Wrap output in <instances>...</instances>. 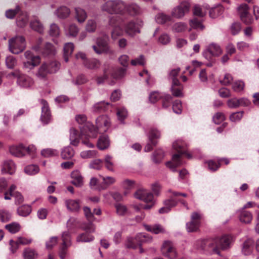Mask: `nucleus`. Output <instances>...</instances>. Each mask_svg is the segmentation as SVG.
<instances>
[{"instance_id":"obj_1","label":"nucleus","mask_w":259,"mask_h":259,"mask_svg":"<svg viewBox=\"0 0 259 259\" xmlns=\"http://www.w3.org/2000/svg\"><path fill=\"white\" fill-rule=\"evenodd\" d=\"M173 148L177 151L178 154H175L172 156V161H168L166 165L173 171H176L177 167L180 166L182 162L181 160V156L185 154L188 158H191V154L186 153L185 143L181 140H177L172 144Z\"/></svg>"},{"instance_id":"obj_2","label":"nucleus","mask_w":259,"mask_h":259,"mask_svg":"<svg viewBox=\"0 0 259 259\" xmlns=\"http://www.w3.org/2000/svg\"><path fill=\"white\" fill-rule=\"evenodd\" d=\"M126 4L120 0H109L101 6L102 11L110 14L122 15L125 13Z\"/></svg>"},{"instance_id":"obj_3","label":"nucleus","mask_w":259,"mask_h":259,"mask_svg":"<svg viewBox=\"0 0 259 259\" xmlns=\"http://www.w3.org/2000/svg\"><path fill=\"white\" fill-rule=\"evenodd\" d=\"M96 128L94 125L90 123H88L87 127L89 130L93 138L96 137L98 133H103L107 131L110 126V120L106 115H102L96 119Z\"/></svg>"},{"instance_id":"obj_4","label":"nucleus","mask_w":259,"mask_h":259,"mask_svg":"<svg viewBox=\"0 0 259 259\" xmlns=\"http://www.w3.org/2000/svg\"><path fill=\"white\" fill-rule=\"evenodd\" d=\"M103 72V76L98 77L97 79V83L99 84L103 83L110 76L115 79L121 78L125 73V69L119 68L116 69L109 64H105Z\"/></svg>"},{"instance_id":"obj_5","label":"nucleus","mask_w":259,"mask_h":259,"mask_svg":"<svg viewBox=\"0 0 259 259\" xmlns=\"http://www.w3.org/2000/svg\"><path fill=\"white\" fill-rule=\"evenodd\" d=\"M25 48V39L22 36H17L9 40V50L13 54H18L21 53Z\"/></svg>"},{"instance_id":"obj_6","label":"nucleus","mask_w":259,"mask_h":259,"mask_svg":"<svg viewBox=\"0 0 259 259\" xmlns=\"http://www.w3.org/2000/svg\"><path fill=\"white\" fill-rule=\"evenodd\" d=\"M134 196L137 199L148 203L143 206V208L144 209H150L154 204L152 193L147 190L140 189L135 193Z\"/></svg>"},{"instance_id":"obj_7","label":"nucleus","mask_w":259,"mask_h":259,"mask_svg":"<svg viewBox=\"0 0 259 259\" xmlns=\"http://www.w3.org/2000/svg\"><path fill=\"white\" fill-rule=\"evenodd\" d=\"M217 242L211 240H202L196 242V246L198 249L203 250L210 254H220Z\"/></svg>"},{"instance_id":"obj_8","label":"nucleus","mask_w":259,"mask_h":259,"mask_svg":"<svg viewBox=\"0 0 259 259\" xmlns=\"http://www.w3.org/2000/svg\"><path fill=\"white\" fill-rule=\"evenodd\" d=\"M7 77L9 79L13 78H17V84L21 88H28L32 85L33 81L30 77L22 74L19 70H15L10 72L7 75Z\"/></svg>"},{"instance_id":"obj_9","label":"nucleus","mask_w":259,"mask_h":259,"mask_svg":"<svg viewBox=\"0 0 259 259\" xmlns=\"http://www.w3.org/2000/svg\"><path fill=\"white\" fill-rule=\"evenodd\" d=\"M97 45H94L92 48L97 54L103 53L112 55L114 51L109 47L108 42V38L105 37H99L96 40Z\"/></svg>"},{"instance_id":"obj_10","label":"nucleus","mask_w":259,"mask_h":259,"mask_svg":"<svg viewBox=\"0 0 259 259\" xmlns=\"http://www.w3.org/2000/svg\"><path fill=\"white\" fill-rule=\"evenodd\" d=\"M142 25V21H131L124 24V31L128 36L134 37L136 34L141 32L140 29Z\"/></svg>"},{"instance_id":"obj_11","label":"nucleus","mask_w":259,"mask_h":259,"mask_svg":"<svg viewBox=\"0 0 259 259\" xmlns=\"http://www.w3.org/2000/svg\"><path fill=\"white\" fill-rule=\"evenodd\" d=\"M24 57L26 60L24 62V67L32 69L38 65L40 62V58L38 56H34L30 51H27L24 53Z\"/></svg>"},{"instance_id":"obj_12","label":"nucleus","mask_w":259,"mask_h":259,"mask_svg":"<svg viewBox=\"0 0 259 259\" xmlns=\"http://www.w3.org/2000/svg\"><path fill=\"white\" fill-rule=\"evenodd\" d=\"M161 252L163 255L169 259H177V253L173 243L168 240L163 242L161 247Z\"/></svg>"},{"instance_id":"obj_13","label":"nucleus","mask_w":259,"mask_h":259,"mask_svg":"<svg viewBox=\"0 0 259 259\" xmlns=\"http://www.w3.org/2000/svg\"><path fill=\"white\" fill-rule=\"evenodd\" d=\"M201 215L196 212H193L191 217V221L186 224V229L188 232L197 231L200 226Z\"/></svg>"},{"instance_id":"obj_14","label":"nucleus","mask_w":259,"mask_h":259,"mask_svg":"<svg viewBox=\"0 0 259 259\" xmlns=\"http://www.w3.org/2000/svg\"><path fill=\"white\" fill-rule=\"evenodd\" d=\"M223 53V50L220 45L216 43H211L208 45L203 52V55L206 59H209L210 57L208 56L209 53L211 56L218 57Z\"/></svg>"},{"instance_id":"obj_15","label":"nucleus","mask_w":259,"mask_h":259,"mask_svg":"<svg viewBox=\"0 0 259 259\" xmlns=\"http://www.w3.org/2000/svg\"><path fill=\"white\" fill-rule=\"evenodd\" d=\"M238 10L240 15L241 21L246 24L251 23L253 19L249 13V7L247 4H243L241 5L238 8Z\"/></svg>"},{"instance_id":"obj_16","label":"nucleus","mask_w":259,"mask_h":259,"mask_svg":"<svg viewBox=\"0 0 259 259\" xmlns=\"http://www.w3.org/2000/svg\"><path fill=\"white\" fill-rule=\"evenodd\" d=\"M212 240L217 242L216 246L220 251V249L225 250L230 247L232 242V237L229 235H224L220 238L213 239Z\"/></svg>"},{"instance_id":"obj_17","label":"nucleus","mask_w":259,"mask_h":259,"mask_svg":"<svg viewBox=\"0 0 259 259\" xmlns=\"http://www.w3.org/2000/svg\"><path fill=\"white\" fill-rule=\"evenodd\" d=\"M168 192L171 193V195H169V198L164 201V206L159 210V213L168 212L170 210L172 207L176 206L178 204L177 198L176 197H174L172 191L169 190Z\"/></svg>"},{"instance_id":"obj_18","label":"nucleus","mask_w":259,"mask_h":259,"mask_svg":"<svg viewBox=\"0 0 259 259\" xmlns=\"http://www.w3.org/2000/svg\"><path fill=\"white\" fill-rule=\"evenodd\" d=\"M190 9V4L188 3H182L175 8L172 12V15L177 18L183 17L188 13Z\"/></svg>"},{"instance_id":"obj_19","label":"nucleus","mask_w":259,"mask_h":259,"mask_svg":"<svg viewBox=\"0 0 259 259\" xmlns=\"http://www.w3.org/2000/svg\"><path fill=\"white\" fill-rule=\"evenodd\" d=\"M40 103L42 105L41 120L44 123H47L50 119V112L48 103L44 100H41Z\"/></svg>"},{"instance_id":"obj_20","label":"nucleus","mask_w":259,"mask_h":259,"mask_svg":"<svg viewBox=\"0 0 259 259\" xmlns=\"http://www.w3.org/2000/svg\"><path fill=\"white\" fill-rule=\"evenodd\" d=\"M71 183L77 187H81L83 185V177L78 170H74L71 174Z\"/></svg>"},{"instance_id":"obj_21","label":"nucleus","mask_w":259,"mask_h":259,"mask_svg":"<svg viewBox=\"0 0 259 259\" xmlns=\"http://www.w3.org/2000/svg\"><path fill=\"white\" fill-rule=\"evenodd\" d=\"M15 170L16 165L13 161L8 160L4 162L2 168L3 173H8L12 175L15 172Z\"/></svg>"},{"instance_id":"obj_22","label":"nucleus","mask_w":259,"mask_h":259,"mask_svg":"<svg viewBox=\"0 0 259 259\" xmlns=\"http://www.w3.org/2000/svg\"><path fill=\"white\" fill-rule=\"evenodd\" d=\"M30 27L34 31L42 34L44 31L43 24L37 17H34L30 22Z\"/></svg>"},{"instance_id":"obj_23","label":"nucleus","mask_w":259,"mask_h":259,"mask_svg":"<svg viewBox=\"0 0 259 259\" xmlns=\"http://www.w3.org/2000/svg\"><path fill=\"white\" fill-rule=\"evenodd\" d=\"M25 147L22 144L13 145L10 147L9 151L11 154L19 157L23 156Z\"/></svg>"},{"instance_id":"obj_24","label":"nucleus","mask_w":259,"mask_h":259,"mask_svg":"<svg viewBox=\"0 0 259 259\" xmlns=\"http://www.w3.org/2000/svg\"><path fill=\"white\" fill-rule=\"evenodd\" d=\"M48 63H43L38 69L36 74V76L39 79H46L49 74H51L48 69Z\"/></svg>"},{"instance_id":"obj_25","label":"nucleus","mask_w":259,"mask_h":259,"mask_svg":"<svg viewBox=\"0 0 259 259\" xmlns=\"http://www.w3.org/2000/svg\"><path fill=\"white\" fill-rule=\"evenodd\" d=\"M144 226L147 231L155 234H163L165 233L164 228L162 225L158 224L153 225H145Z\"/></svg>"},{"instance_id":"obj_26","label":"nucleus","mask_w":259,"mask_h":259,"mask_svg":"<svg viewBox=\"0 0 259 259\" xmlns=\"http://www.w3.org/2000/svg\"><path fill=\"white\" fill-rule=\"evenodd\" d=\"M54 14L58 18L64 19L70 15V10L67 7L61 6L55 11Z\"/></svg>"},{"instance_id":"obj_27","label":"nucleus","mask_w":259,"mask_h":259,"mask_svg":"<svg viewBox=\"0 0 259 259\" xmlns=\"http://www.w3.org/2000/svg\"><path fill=\"white\" fill-rule=\"evenodd\" d=\"M98 148L101 150H104L109 147L110 140L107 136H100L97 142Z\"/></svg>"},{"instance_id":"obj_28","label":"nucleus","mask_w":259,"mask_h":259,"mask_svg":"<svg viewBox=\"0 0 259 259\" xmlns=\"http://www.w3.org/2000/svg\"><path fill=\"white\" fill-rule=\"evenodd\" d=\"M75 18L78 22L83 23L87 18V14L83 9L77 7L75 8Z\"/></svg>"},{"instance_id":"obj_29","label":"nucleus","mask_w":259,"mask_h":259,"mask_svg":"<svg viewBox=\"0 0 259 259\" xmlns=\"http://www.w3.org/2000/svg\"><path fill=\"white\" fill-rule=\"evenodd\" d=\"M65 205L68 210L72 211H77L80 208L79 201L78 200H66Z\"/></svg>"},{"instance_id":"obj_30","label":"nucleus","mask_w":259,"mask_h":259,"mask_svg":"<svg viewBox=\"0 0 259 259\" xmlns=\"http://www.w3.org/2000/svg\"><path fill=\"white\" fill-rule=\"evenodd\" d=\"M254 242L251 239H247L243 244L242 252L245 255L249 254L253 249Z\"/></svg>"},{"instance_id":"obj_31","label":"nucleus","mask_w":259,"mask_h":259,"mask_svg":"<svg viewBox=\"0 0 259 259\" xmlns=\"http://www.w3.org/2000/svg\"><path fill=\"white\" fill-rule=\"evenodd\" d=\"M64 30L67 35L75 37L78 33L77 26L74 24H70L64 27Z\"/></svg>"},{"instance_id":"obj_32","label":"nucleus","mask_w":259,"mask_h":259,"mask_svg":"<svg viewBox=\"0 0 259 259\" xmlns=\"http://www.w3.org/2000/svg\"><path fill=\"white\" fill-rule=\"evenodd\" d=\"M116 214L119 216H124L129 212L127 206L120 203H116L114 204Z\"/></svg>"},{"instance_id":"obj_33","label":"nucleus","mask_w":259,"mask_h":259,"mask_svg":"<svg viewBox=\"0 0 259 259\" xmlns=\"http://www.w3.org/2000/svg\"><path fill=\"white\" fill-rule=\"evenodd\" d=\"M94 236L91 234L84 232L79 234L76 237L77 242H90L94 240Z\"/></svg>"},{"instance_id":"obj_34","label":"nucleus","mask_w":259,"mask_h":259,"mask_svg":"<svg viewBox=\"0 0 259 259\" xmlns=\"http://www.w3.org/2000/svg\"><path fill=\"white\" fill-rule=\"evenodd\" d=\"M180 71V68L171 70L168 74V78L172 81L173 85H180V83L177 78V76Z\"/></svg>"},{"instance_id":"obj_35","label":"nucleus","mask_w":259,"mask_h":259,"mask_svg":"<svg viewBox=\"0 0 259 259\" xmlns=\"http://www.w3.org/2000/svg\"><path fill=\"white\" fill-rule=\"evenodd\" d=\"M127 248L136 249L138 246L140 247V252L141 253L143 252V249L141 247L140 244L137 241V240L135 238L128 237L125 244Z\"/></svg>"},{"instance_id":"obj_36","label":"nucleus","mask_w":259,"mask_h":259,"mask_svg":"<svg viewBox=\"0 0 259 259\" xmlns=\"http://www.w3.org/2000/svg\"><path fill=\"white\" fill-rule=\"evenodd\" d=\"M74 50V45L71 42L66 43L64 47V59L65 62L68 61V58Z\"/></svg>"},{"instance_id":"obj_37","label":"nucleus","mask_w":259,"mask_h":259,"mask_svg":"<svg viewBox=\"0 0 259 259\" xmlns=\"http://www.w3.org/2000/svg\"><path fill=\"white\" fill-rule=\"evenodd\" d=\"M70 140L72 145L77 146L79 143V135L78 132L72 127L70 130Z\"/></svg>"},{"instance_id":"obj_38","label":"nucleus","mask_w":259,"mask_h":259,"mask_svg":"<svg viewBox=\"0 0 259 259\" xmlns=\"http://www.w3.org/2000/svg\"><path fill=\"white\" fill-rule=\"evenodd\" d=\"M136 239L140 243V246H141L142 243L151 242L152 241L153 238L148 234L140 233L136 235Z\"/></svg>"},{"instance_id":"obj_39","label":"nucleus","mask_w":259,"mask_h":259,"mask_svg":"<svg viewBox=\"0 0 259 259\" xmlns=\"http://www.w3.org/2000/svg\"><path fill=\"white\" fill-rule=\"evenodd\" d=\"M141 12L140 7L135 4L127 5L125 13H128L130 15L135 16L140 14Z\"/></svg>"},{"instance_id":"obj_40","label":"nucleus","mask_w":259,"mask_h":259,"mask_svg":"<svg viewBox=\"0 0 259 259\" xmlns=\"http://www.w3.org/2000/svg\"><path fill=\"white\" fill-rule=\"evenodd\" d=\"M160 137V133L159 131L155 128H151L150 131L148 138L149 141L151 142L153 145H156V142L154 139L159 138Z\"/></svg>"},{"instance_id":"obj_41","label":"nucleus","mask_w":259,"mask_h":259,"mask_svg":"<svg viewBox=\"0 0 259 259\" xmlns=\"http://www.w3.org/2000/svg\"><path fill=\"white\" fill-rule=\"evenodd\" d=\"M240 221L244 223H250L252 220V214L247 211H242L239 216Z\"/></svg>"},{"instance_id":"obj_42","label":"nucleus","mask_w":259,"mask_h":259,"mask_svg":"<svg viewBox=\"0 0 259 259\" xmlns=\"http://www.w3.org/2000/svg\"><path fill=\"white\" fill-rule=\"evenodd\" d=\"M31 212L30 206L28 205H23L19 207L17 209L18 214L22 217H27Z\"/></svg>"},{"instance_id":"obj_43","label":"nucleus","mask_w":259,"mask_h":259,"mask_svg":"<svg viewBox=\"0 0 259 259\" xmlns=\"http://www.w3.org/2000/svg\"><path fill=\"white\" fill-rule=\"evenodd\" d=\"M117 116L121 122L123 123L124 120L127 117L128 113L124 107H119L117 109Z\"/></svg>"},{"instance_id":"obj_44","label":"nucleus","mask_w":259,"mask_h":259,"mask_svg":"<svg viewBox=\"0 0 259 259\" xmlns=\"http://www.w3.org/2000/svg\"><path fill=\"white\" fill-rule=\"evenodd\" d=\"M74 152L71 147H67L64 148L61 152V157L63 159H69L73 156Z\"/></svg>"},{"instance_id":"obj_45","label":"nucleus","mask_w":259,"mask_h":259,"mask_svg":"<svg viewBox=\"0 0 259 259\" xmlns=\"http://www.w3.org/2000/svg\"><path fill=\"white\" fill-rule=\"evenodd\" d=\"M104 162L105 167L110 171H114V163L113 160V157L109 155H106L104 158Z\"/></svg>"},{"instance_id":"obj_46","label":"nucleus","mask_w":259,"mask_h":259,"mask_svg":"<svg viewBox=\"0 0 259 259\" xmlns=\"http://www.w3.org/2000/svg\"><path fill=\"white\" fill-rule=\"evenodd\" d=\"M84 66L89 69H96L100 66V61L96 59L87 60L83 63Z\"/></svg>"},{"instance_id":"obj_47","label":"nucleus","mask_w":259,"mask_h":259,"mask_svg":"<svg viewBox=\"0 0 259 259\" xmlns=\"http://www.w3.org/2000/svg\"><path fill=\"white\" fill-rule=\"evenodd\" d=\"M171 17L163 13H159L155 17V20L159 24H164L165 23L170 21Z\"/></svg>"},{"instance_id":"obj_48","label":"nucleus","mask_w":259,"mask_h":259,"mask_svg":"<svg viewBox=\"0 0 259 259\" xmlns=\"http://www.w3.org/2000/svg\"><path fill=\"white\" fill-rule=\"evenodd\" d=\"M48 63V69L51 73L56 72L60 67V64L56 60H53Z\"/></svg>"},{"instance_id":"obj_49","label":"nucleus","mask_w":259,"mask_h":259,"mask_svg":"<svg viewBox=\"0 0 259 259\" xmlns=\"http://www.w3.org/2000/svg\"><path fill=\"white\" fill-rule=\"evenodd\" d=\"M97 22L95 20L89 19L85 25V30L89 32H94L97 28Z\"/></svg>"},{"instance_id":"obj_50","label":"nucleus","mask_w":259,"mask_h":259,"mask_svg":"<svg viewBox=\"0 0 259 259\" xmlns=\"http://www.w3.org/2000/svg\"><path fill=\"white\" fill-rule=\"evenodd\" d=\"M62 239L63 241L62 245L65 248H68L71 245L70 235L68 232L65 231L62 233Z\"/></svg>"},{"instance_id":"obj_51","label":"nucleus","mask_w":259,"mask_h":259,"mask_svg":"<svg viewBox=\"0 0 259 259\" xmlns=\"http://www.w3.org/2000/svg\"><path fill=\"white\" fill-rule=\"evenodd\" d=\"M41 154L45 157H50L57 155L58 152L55 149L47 148L41 150Z\"/></svg>"},{"instance_id":"obj_52","label":"nucleus","mask_w":259,"mask_h":259,"mask_svg":"<svg viewBox=\"0 0 259 259\" xmlns=\"http://www.w3.org/2000/svg\"><path fill=\"white\" fill-rule=\"evenodd\" d=\"M28 21V16L27 14L19 16L17 19V24L20 27H24Z\"/></svg>"},{"instance_id":"obj_53","label":"nucleus","mask_w":259,"mask_h":259,"mask_svg":"<svg viewBox=\"0 0 259 259\" xmlns=\"http://www.w3.org/2000/svg\"><path fill=\"white\" fill-rule=\"evenodd\" d=\"M98 152L95 150L83 151L80 153V156L84 159L91 158L96 156Z\"/></svg>"},{"instance_id":"obj_54","label":"nucleus","mask_w":259,"mask_h":259,"mask_svg":"<svg viewBox=\"0 0 259 259\" xmlns=\"http://www.w3.org/2000/svg\"><path fill=\"white\" fill-rule=\"evenodd\" d=\"M123 34V30L120 26H116L113 27L111 32V37L113 39H117V38L122 35Z\"/></svg>"},{"instance_id":"obj_55","label":"nucleus","mask_w":259,"mask_h":259,"mask_svg":"<svg viewBox=\"0 0 259 259\" xmlns=\"http://www.w3.org/2000/svg\"><path fill=\"white\" fill-rule=\"evenodd\" d=\"M7 229L11 233H16L18 232L20 229V226L18 223H13L5 226Z\"/></svg>"},{"instance_id":"obj_56","label":"nucleus","mask_w":259,"mask_h":259,"mask_svg":"<svg viewBox=\"0 0 259 259\" xmlns=\"http://www.w3.org/2000/svg\"><path fill=\"white\" fill-rule=\"evenodd\" d=\"M23 256L24 259H35L37 256V254L33 250L27 248L23 252Z\"/></svg>"},{"instance_id":"obj_57","label":"nucleus","mask_w":259,"mask_h":259,"mask_svg":"<svg viewBox=\"0 0 259 259\" xmlns=\"http://www.w3.org/2000/svg\"><path fill=\"white\" fill-rule=\"evenodd\" d=\"M39 168L36 165H29L25 168V172L29 175H33L37 174L39 171Z\"/></svg>"},{"instance_id":"obj_58","label":"nucleus","mask_w":259,"mask_h":259,"mask_svg":"<svg viewBox=\"0 0 259 259\" xmlns=\"http://www.w3.org/2000/svg\"><path fill=\"white\" fill-rule=\"evenodd\" d=\"M232 89L236 92L242 91L244 88V83L242 80H237L232 84Z\"/></svg>"},{"instance_id":"obj_59","label":"nucleus","mask_w":259,"mask_h":259,"mask_svg":"<svg viewBox=\"0 0 259 259\" xmlns=\"http://www.w3.org/2000/svg\"><path fill=\"white\" fill-rule=\"evenodd\" d=\"M11 214L5 210H0V221L2 222H7L11 219Z\"/></svg>"},{"instance_id":"obj_60","label":"nucleus","mask_w":259,"mask_h":259,"mask_svg":"<svg viewBox=\"0 0 259 259\" xmlns=\"http://www.w3.org/2000/svg\"><path fill=\"white\" fill-rule=\"evenodd\" d=\"M158 42L163 45H166L170 41V37L167 33L161 34L158 38Z\"/></svg>"},{"instance_id":"obj_61","label":"nucleus","mask_w":259,"mask_h":259,"mask_svg":"<svg viewBox=\"0 0 259 259\" xmlns=\"http://www.w3.org/2000/svg\"><path fill=\"white\" fill-rule=\"evenodd\" d=\"M56 52L55 48L49 42H47L45 45L44 54L46 55H54Z\"/></svg>"},{"instance_id":"obj_62","label":"nucleus","mask_w":259,"mask_h":259,"mask_svg":"<svg viewBox=\"0 0 259 259\" xmlns=\"http://www.w3.org/2000/svg\"><path fill=\"white\" fill-rule=\"evenodd\" d=\"M187 29V25L183 22H178L172 26V30L177 32H181Z\"/></svg>"},{"instance_id":"obj_63","label":"nucleus","mask_w":259,"mask_h":259,"mask_svg":"<svg viewBox=\"0 0 259 259\" xmlns=\"http://www.w3.org/2000/svg\"><path fill=\"white\" fill-rule=\"evenodd\" d=\"M163 151L161 149L156 150L153 154V160L155 163L159 162L164 157Z\"/></svg>"},{"instance_id":"obj_64","label":"nucleus","mask_w":259,"mask_h":259,"mask_svg":"<svg viewBox=\"0 0 259 259\" xmlns=\"http://www.w3.org/2000/svg\"><path fill=\"white\" fill-rule=\"evenodd\" d=\"M102 161L100 159H94L90 164V167L99 170L102 167Z\"/></svg>"}]
</instances>
